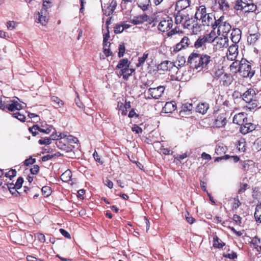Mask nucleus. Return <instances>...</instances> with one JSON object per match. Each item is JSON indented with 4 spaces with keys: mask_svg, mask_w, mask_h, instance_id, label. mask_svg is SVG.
<instances>
[{
    "mask_svg": "<svg viewBox=\"0 0 261 261\" xmlns=\"http://www.w3.org/2000/svg\"><path fill=\"white\" fill-rule=\"evenodd\" d=\"M188 63L192 68L198 71L210 70L217 65L215 58L210 54H199L194 51L188 57Z\"/></svg>",
    "mask_w": 261,
    "mask_h": 261,
    "instance_id": "f257e3e1",
    "label": "nucleus"
},
{
    "mask_svg": "<svg viewBox=\"0 0 261 261\" xmlns=\"http://www.w3.org/2000/svg\"><path fill=\"white\" fill-rule=\"evenodd\" d=\"M194 17L197 20H200L203 26L212 27L216 20L213 13L206 12V9L204 5L196 7Z\"/></svg>",
    "mask_w": 261,
    "mask_h": 261,
    "instance_id": "f03ea898",
    "label": "nucleus"
},
{
    "mask_svg": "<svg viewBox=\"0 0 261 261\" xmlns=\"http://www.w3.org/2000/svg\"><path fill=\"white\" fill-rule=\"evenodd\" d=\"M224 17L221 16L218 19H216L212 28L215 30L218 28L217 33L218 35L226 36L231 29V26L229 22L224 21Z\"/></svg>",
    "mask_w": 261,
    "mask_h": 261,
    "instance_id": "7ed1b4c3",
    "label": "nucleus"
},
{
    "mask_svg": "<svg viewBox=\"0 0 261 261\" xmlns=\"http://www.w3.org/2000/svg\"><path fill=\"white\" fill-rule=\"evenodd\" d=\"M215 118L214 125L217 128H221L224 127L227 122V114L224 110L221 109L218 110L214 113Z\"/></svg>",
    "mask_w": 261,
    "mask_h": 261,
    "instance_id": "20e7f679",
    "label": "nucleus"
},
{
    "mask_svg": "<svg viewBox=\"0 0 261 261\" xmlns=\"http://www.w3.org/2000/svg\"><path fill=\"white\" fill-rule=\"evenodd\" d=\"M239 73L243 77L251 78L255 74V70L252 69L250 62L245 59H242Z\"/></svg>",
    "mask_w": 261,
    "mask_h": 261,
    "instance_id": "39448f33",
    "label": "nucleus"
},
{
    "mask_svg": "<svg viewBox=\"0 0 261 261\" xmlns=\"http://www.w3.org/2000/svg\"><path fill=\"white\" fill-rule=\"evenodd\" d=\"M165 88L164 86H160L156 88H150L148 89L147 94L148 96V99H159L164 93Z\"/></svg>",
    "mask_w": 261,
    "mask_h": 261,
    "instance_id": "423d86ee",
    "label": "nucleus"
},
{
    "mask_svg": "<svg viewBox=\"0 0 261 261\" xmlns=\"http://www.w3.org/2000/svg\"><path fill=\"white\" fill-rule=\"evenodd\" d=\"M172 27L173 20L171 17L167 16L160 22L158 28L159 31L165 32L169 31Z\"/></svg>",
    "mask_w": 261,
    "mask_h": 261,
    "instance_id": "0eeeda50",
    "label": "nucleus"
},
{
    "mask_svg": "<svg viewBox=\"0 0 261 261\" xmlns=\"http://www.w3.org/2000/svg\"><path fill=\"white\" fill-rule=\"evenodd\" d=\"M22 106L18 102V100L13 99L7 101L6 112H14L22 109Z\"/></svg>",
    "mask_w": 261,
    "mask_h": 261,
    "instance_id": "6e6552de",
    "label": "nucleus"
},
{
    "mask_svg": "<svg viewBox=\"0 0 261 261\" xmlns=\"http://www.w3.org/2000/svg\"><path fill=\"white\" fill-rule=\"evenodd\" d=\"M256 125L251 122H249L248 119L243 124H242L240 127V132L243 135H246L255 129Z\"/></svg>",
    "mask_w": 261,
    "mask_h": 261,
    "instance_id": "1a4fd4ad",
    "label": "nucleus"
},
{
    "mask_svg": "<svg viewBox=\"0 0 261 261\" xmlns=\"http://www.w3.org/2000/svg\"><path fill=\"white\" fill-rule=\"evenodd\" d=\"M240 168L244 173H247L254 167V163L252 160H246L240 161L239 162Z\"/></svg>",
    "mask_w": 261,
    "mask_h": 261,
    "instance_id": "9d476101",
    "label": "nucleus"
},
{
    "mask_svg": "<svg viewBox=\"0 0 261 261\" xmlns=\"http://www.w3.org/2000/svg\"><path fill=\"white\" fill-rule=\"evenodd\" d=\"M238 55V45L237 44L233 43L228 49L227 53V59L231 61H234L236 60Z\"/></svg>",
    "mask_w": 261,
    "mask_h": 261,
    "instance_id": "9b49d317",
    "label": "nucleus"
},
{
    "mask_svg": "<svg viewBox=\"0 0 261 261\" xmlns=\"http://www.w3.org/2000/svg\"><path fill=\"white\" fill-rule=\"evenodd\" d=\"M149 20V16L146 13L134 16L130 20L131 22L134 25L141 24L145 22H147Z\"/></svg>",
    "mask_w": 261,
    "mask_h": 261,
    "instance_id": "f8f14e48",
    "label": "nucleus"
},
{
    "mask_svg": "<svg viewBox=\"0 0 261 261\" xmlns=\"http://www.w3.org/2000/svg\"><path fill=\"white\" fill-rule=\"evenodd\" d=\"M247 118V114L244 113H239L236 114L233 118V122L239 125L243 124L245 121H246Z\"/></svg>",
    "mask_w": 261,
    "mask_h": 261,
    "instance_id": "ddd939ff",
    "label": "nucleus"
},
{
    "mask_svg": "<svg viewBox=\"0 0 261 261\" xmlns=\"http://www.w3.org/2000/svg\"><path fill=\"white\" fill-rule=\"evenodd\" d=\"M240 95L242 97V99L245 101H248L249 100L256 99L255 91L252 88L248 89L243 95L240 94Z\"/></svg>",
    "mask_w": 261,
    "mask_h": 261,
    "instance_id": "4468645a",
    "label": "nucleus"
},
{
    "mask_svg": "<svg viewBox=\"0 0 261 261\" xmlns=\"http://www.w3.org/2000/svg\"><path fill=\"white\" fill-rule=\"evenodd\" d=\"M189 15L184 11H177L176 14L175 15V22L176 24H181L184 22L186 19L188 18Z\"/></svg>",
    "mask_w": 261,
    "mask_h": 261,
    "instance_id": "2eb2a0df",
    "label": "nucleus"
},
{
    "mask_svg": "<svg viewBox=\"0 0 261 261\" xmlns=\"http://www.w3.org/2000/svg\"><path fill=\"white\" fill-rule=\"evenodd\" d=\"M193 108V105L191 103H186L183 104L181 107L179 115L182 117H186L187 115H189L191 113Z\"/></svg>",
    "mask_w": 261,
    "mask_h": 261,
    "instance_id": "dca6fc26",
    "label": "nucleus"
},
{
    "mask_svg": "<svg viewBox=\"0 0 261 261\" xmlns=\"http://www.w3.org/2000/svg\"><path fill=\"white\" fill-rule=\"evenodd\" d=\"M233 78L230 73H225L219 79L221 84L224 86H229L233 82Z\"/></svg>",
    "mask_w": 261,
    "mask_h": 261,
    "instance_id": "f3484780",
    "label": "nucleus"
},
{
    "mask_svg": "<svg viewBox=\"0 0 261 261\" xmlns=\"http://www.w3.org/2000/svg\"><path fill=\"white\" fill-rule=\"evenodd\" d=\"M216 46L217 48H221L223 47H227L228 46V38L227 36H223L218 37L216 40Z\"/></svg>",
    "mask_w": 261,
    "mask_h": 261,
    "instance_id": "a211bd4d",
    "label": "nucleus"
},
{
    "mask_svg": "<svg viewBox=\"0 0 261 261\" xmlns=\"http://www.w3.org/2000/svg\"><path fill=\"white\" fill-rule=\"evenodd\" d=\"M190 0H178L176 3L175 11H183V10L190 6Z\"/></svg>",
    "mask_w": 261,
    "mask_h": 261,
    "instance_id": "6ab92c4d",
    "label": "nucleus"
},
{
    "mask_svg": "<svg viewBox=\"0 0 261 261\" xmlns=\"http://www.w3.org/2000/svg\"><path fill=\"white\" fill-rule=\"evenodd\" d=\"M242 32L238 28H234L232 30L231 33V40L233 43L237 44L241 38Z\"/></svg>",
    "mask_w": 261,
    "mask_h": 261,
    "instance_id": "aec40b11",
    "label": "nucleus"
},
{
    "mask_svg": "<svg viewBox=\"0 0 261 261\" xmlns=\"http://www.w3.org/2000/svg\"><path fill=\"white\" fill-rule=\"evenodd\" d=\"M47 11L41 9L40 12H38L39 18L38 23H40L42 25H46L48 22Z\"/></svg>",
    "mask_w": 261,
    "mask_h": 261,
    "instance_id": "412c9836",
    "label": "nucleus"
},
{
    "mask_svg": "<svg viewBox=\"0 0 261 261\" xmlns=\"http://www.w3.org/2000/svg\"><path fill=\"white\" fill-rule=\"evenodd\" d=\"M176 109V105L175 101L167 102L163 108V111L165 113H172Z\"/></svg>",
    "mask_w": 261,
    "mask_h": 261,
    "instance_id": "4be33fe9",
    "label": "nucleus"
},
{
    "mask_svg": "<svg viewBox=\"0 0 261 261\" xmlns=\"http://www.w3.org/2000/svg\"><path fill=\"white\" fill-rule=\"evenodd\" d=\"M251 2V0H236L234 9L236 10L243 11L249 3Z\"/></svg>",
    "mask_w": 261,
    "mask_h": 261,
    "instance_id": "5701e85b",
    "label": "nucleus"
},
{
    "mask_svg": "<svg viewBox=\"0 0 261 261\" xmlns=\"http://www.w3.org/2000/svg\"><path fill=\"white\" fill-rule=\"evenodd\" d=\"M173 66L175 67L172 62L169 61H164L158 65L157 68L158 70L166 71Z\"/></svg>",
    "mask_w": 261,
    "mask_h": 261,
    "instance_id": "b1692460",
    "label": "nucleus"
},
{
    "mask_svg": "<svg viewBox=\"0 0 261 261\" xmlns=\"http://www.w3.org/2000/svg\"><path fill=\"white\" fill-rule=\"evenodd\" d=\"M246 105L244 107L245 109L247 111H252L255 109L258 106V100L256 99L249 100L248 101H245Z\"/></svg>",
    "mask_w": 261,
    "mask_h": 261,
    "instance_id": "393cba45",
    "label": "nucleus"
},
{
    "mask_svg": "<svg viewBox=\"0 0 261 261\" xmlns=\"http://www.w3.org/2000/svg\"><path fill=\"white\" fill-rule=\"evenodd\" d=\"M261 34L259 32L254 34H250L248 36L247 41L250 44H255L257 41L260 38Z\"/></svg>",
    "mask_w": 261,
    "mask_h": 261,
    "instance_id": "a878e982",
    "label": "nucleus"
},
{
    "mask_svg": "<svg viewBox=\"0 0 261 261\" xmlns=\"http://www.w3.org/2000/svg\"><path fill=\"white\" fill-rule=\"evenodd\" d=\"M134 71L135 70L134 69L126 67L125 69H123V70H120L119 74L120 76H122L124 80H126Z\"/></svg>",
    "mask_w": 261,
    "mask_h": 261,
    "instance_id": "bb28decb",
    "label": "nucleus"
},
{
    "mask_svg": "<svg viewBox=\"0 0 261 261\" xmlns=\"http://www.w3.org/2000/svg\"><path fill=\"white\" fill-rule=\"evenodd\" d=\"M10 238L12 242L20 244L22 240V236L19 231H13L10 233Z\"/></svg>",
    "mask_w": 261,
    "mask_h": 261,
    "instance_id": "cd10ccee",
    "label": "nucleus"
},
{
    "mask_svg": "<svg viewBox=\"0 0 261 261\" xmlns=\"http://www.w3.org/2000/svg\"><path fill=\"white\" fill-rule=\"evenodd\" d=\"M205 40L206 43H212L216 41L217 37L214 31H212L210 33L202 35Z\"/></svg>",
    "mask_w": 261,
    "mask_h": 261,
    "instance_id": "c85d7f7f",
    "label": "nucleus"
},
{
    "mask_svg": "<svg viewBox=\"0 0 261 261\" xmlns=\"http://www.w3.org/2000/svg\"><path fill=\"white\" fill-rule=\"evenodd\" d=\"M241 60H236L230 66V70L233 73L240 72L241 68Z\"/></svg>",
    "mask_w": 261,
    "mask_h": 261,
    "instance_id": "c756f323",
    "label": "nucleus"
},
{
    "mask_svg": "<svg viewBox=\"0 0 261 261\" xmlns=\"http://www.w3.org/2000/svg\"><path fill=\"white\" fill-rule=\"evenodd\" d=\"M209 108L208 104L207 103L201 102L199 103L196 107L197 112L204 114H205Z\"/></svg>",
    "mask_w": 261,
    "mask_h": 261,
    "instance_id": "7c9ffc66",
    "label": "nucleus"
},
{
    "mask_svg": "<svg viewBox=\"0 0 261 261\" xmlns=\"http://www.w3.org/2000/svg\"><path fill=\"white\" fill-rule=\"evenodd\" d=\"M191 25V28L189 29L193 34H197L201 31L202 25L201 24L198 23L197 20H196L195 22Z\"/></svg>",
    "mask_w": 261,
    "mask_h": 261,
    "instance_id": "2f4dec72",
    "label": "nucleus"
},
{
    "mask_svg": "<svg viewBox=\"0 0 261 261\" xmlns=\"http://www.w3.org/2000/svg\"><path fill=\"white\" fill-rule=\"evenodd\" d=\"M206 42L202 35L200 36L194 44V47L196 49L200 48L205 46Z\"/></svg>",
    "mask_w": 261,
    "mask_h": 261,
    "instance_id": "473e14b6",
    "label": "nucleus"
},
{
    "mask_svg": "<svg viewBox=\"0 0 261 261\" xmlns=\"http://www.w3.org/2000/svg\"><path fill=\"white\" fill-rule=\"evenodd\" d=\"M254 218L257 223H261V203L257 204L256 206Z\"/></svg>",
    "mask_w": 261,
    "mask_h": 261,
    "instance_id": "72a5a7b5",
    "label": "nucleus"
},
{
    "mask_svg": "<svg viewBox=\"0 0 261 261\" xmlns=\"http://www.w3.org/2000/svg\"><path fill=\"white\" fill-rule=\"evenodd\" d=\"M246 145L245 139L241 138L236 143L237 148L240 152H245L246 149Z\"/></svg>",
    "mask_w": 261,
    "mask_h": 261,
    "instance_id": "f704fd0d",
    "label": "nucleus"
},
{
    "mask_svg": "<svg viewBox=\"0 0 261 261\" xmlns=\"http://www.w3.org/2000/svg\"><path fill=\"white\" fill-rule=\"evenodd\" d=\"M225 245V244L219 238V237L215 235L213 238V247L215 248H222Z\"/></svg>",
    "mask_w": 261,
    "mask_h": 261,
    "instance_id": "c9c22d12",
    "label": "nucleus"
},
{
    "mask_svg": "<svg viewBox=\"0 0 261 261\" xmlns=\"http://www.w3.org/2000/svg\"><path fill=\"white\" fill-rule=\"evenodd\" d=\"M72 172L70 170H67L61 175V179L64 182H69L71 180Z\"/></svg>",
    "mask_w": 261,
    "mask_h": 261,
    "instance_id": "e433bc0d",
    "label": "nucleus"
},
{
    "mask_svg": "<svg viewBox=\"0 0 261 261\" xmlns=\"http://www.w3.org/2000/svg\"><path fill=\"white\" fill-rule=\"evenodd\" d=\"M129 63H128V60L127 59H122L120 60L118 64L116 67V69H120V70H123V69H125L126 67H129Z\"/></svg>",
    "mask_w": 261,
    "mask_h": 261,
    "instance_id": "4c0bfd02",
    "label": "nucleus"
},
{
    "mask_svg": "<svg viewBox=\"0 0 261 261\" xmlns=\"http://www.w3.org/2000/svg\"><path fill=\"white\" fill-rule=\"evenodd\" d=\"M117 6L116 3L115 2H112L109 6L107 7V8L105 11V14L106 15H110L113 14L115 9H116V7Z\"/></svg>",
    "mask_w": 261,
    "mask_h": 261,
    "instance_id": "58836bf2",
    "label": "nucleus"
},
{
    "mask_svg": "<svg viewBox=\"0 0 261 261\" xmlns=\"http://www.w3.org/2000/svg\"><path fill=\"white\" fill-rule=\"evenodd\" d=\"M227 150V147L223 145H218L215 149V153L218 155L222 156Z\"/></svg>",
    "mask_w": 261,
    "mask_h": 261,
    "instance_id": "ea45409f",
    "label": "nucleus"
},
{
    "mask_svg": "<svg viewBox=\"0 0 261 261\" xmlns=\"http://www.w3.org/2000/svg\"><path fill=\"white\" fill-rule=\"evenodd\" d=\"M150 4V0H143V2H140L138 4V6L142 11H146L148 10Z\"/></svg>",
    "mask_w": 261,
    "mask_h": 261,
    "instance_id": "a19ab883",
    "label": "nucleus"
},
{
    "mask_svg": "<svg viewBox=\"0 0 261 261\" xmlns=\"http://www.w3.org/2000/svg\"><path fill=\"white\" fill-rule=\"evenodd\" d=\"M257 9V6L253 3L252 1L251 0V3H249L248 6L245 8V9L243 10L245 12H255Z\"/></svg>",
    "mask_w": 261,
    "mask_h": 261,
    "instance_id": "79ce46f5",
    "label": "nucleus"
},
{
    "mask_svg": "<svg viewBox=\"0 0 261 261\" xmlns=\"http://www.w3.org/2000/svg\"><path fill=\"white\" fill-rule=\"evenodd\" d=\"M220 9L223 11H227L229 9V5L226 0H219L218 2Z\"/></svg>",
    "mask_w": 261,
    "mask_h": 261,
    "instance_id": "37998d69",
    "label": "nucleus"
},
{
    "mask_svg": "<svg viewBox=\"0 0 261 261\" xmlns=\"http://www.w3.org/2000/svg\"><path fill=\"white\" fill-rule=\"evenodd\" d=\"M196 20L193 19L192 18H190L189 15L188 16V18L186 19L185 21L182 23V26L187 29H189L191 28V25L193 24L194 22H195Z\"/></svg>",
    "mask_w": 261,
    "mask_h": 261,
    "instance_id": "c03bdc74",
    "label": "nucleus"
},
{
    "mask_svg": "<svg viewBox=\"0 0 261 261\" xmlns=\"http://www.w3.org/2000/svg\"><path fill=\"white\" fill-rule=\"evenodd\" d=\"M149 55V54L147 53V51L145 52L142 57H139L138 58V62L137 63L136 65L137 67H140L142 66L144 62H145L146 60L148 58Z\"/></svg>",
    "mask_w": 261,
    "mask_h": 261,
    "instance_id": "a18cd8bd",
    "label": "nucleus"
},
{
    "mask_svg": "<svg viewBox=\"0 0 261 261\" xmlns=\"http://www.w3.org/2000/svg\"><path fill=\"white\" fill-rule=\"evenodd\" d=\"M214 72V76L215 79H220L222 75L225 74L223 67L221 69L218 68L215 69V70L213 71Z\"/></svg>",
    "mask_w": 261,
    "mask_h": 261,
    "instance_id": "49530a36",
    "label": "nucleus"
},
{
    "mask_svg": "<svg viewBox=\"0 0 261 261\" xmlns=\"http://www.w3.org/2000/svg\"><path fill=\"white\" fill-rule=\"evenodd\" d=\"M42 195L45 197H47L50 196L51 194V189L49 186H44L41 189Z\"/></svg>",
    "mask_w": 261,
    "mask_h": 261,
    "instance_id": "de8ad7c7",
    "label": "nucleus"
},
{
    "mask_svg": "<svg viewBox=\"0 0 261 261\" xmlns=\"http://www.w3.org/2000/svg\"><path fill=\"white\" fill-rule=\"evenodd\" d=\"M12 115L13 117L17 119L21 122H24L25 121V116L23 114H21L18 111L13 113Z\"/></svg>",
    "mask_w": 261,
    "mask_h": 261,
    "instance_id": "09e8293b",
    "label": "nucleus"
},
{
    "mask_svg": "<svg viewBox=\"0 0 261 261\" xmlns=\"http://www.w3.org/2000/svg\"><path fill=\"white\" fill-rule=\"evenodd\" d=\"M179 43L184 47V48L188 47L190 44V39L187 36H184Z\"/></svg>",
    "mask_w": 261,
    "mask_h": 261,
    "instance_id": "8fccbe9b",
    "label": "nucleus"
},
{
    "mask_svg": "<svg viewBox=\"0 0 261 261\" xmlns=\"http://www.w3.org/2000/svg\"><path fill=\"white\" fill-rule=\"evenodd\" d=\"M52 101L55 102L58 107H62L64 105V102L57 96H53L51 97Z\"/></svg>",
    "mask_w": 261,
    "mask_h": 261,
    "instance_id": "3c124183",
    "label": "nucleus"
},
{
    "mask_svg": "<svg viewBox=\"0 0 261 261\" xmlns=\"http://www.w3.org/2000/svg\"><path fill=\"white\" fill-rule=\"evenodd\" d=\"M249 188V185L247 183H241L240 185L239 189L238 191V193L241 194L245 192V191Z\"/></svg>",
    "mask_w": 261,
    "mask_h": 261,
    "instance_id": "603ef678",
    "label": "nucleus"
},
{
    "mask_svg": "<svg viewBox=\"0 0 261 261\" xmlns=\"http://www.w3.org/2000/svg\"><path fill=\"white\" fill-rule=\"evenodd\" d=\"M119 52L118 54V56L119 58H121L124 56V54L125 51V47L124 43H122L119 45Z\"/></svg>",
    "mask_w": 261,
    "mask_h": 261,
    "instance_id": "864d4df0",
    "label": "nucleus"
},
{
    "mask_svg": "<svg viewBox=\"0 0 261 261\" xmlns=\"http://www.w3.org/2000/svg\"><path fill=\"white\" fill-rule=\"evenodd\" d=\"M190 155V153L186 152L182 154H178L177 156L174 155V162L175 161H180Z\"/></svg>",
    "mask_w": 261,
    "mask_h": 261,
    "instance_id": "5fc2aeb1",
    "label": "nucleus"
},
{
    "mask_svg": "<svg viewBox=\"0 0 261 261\" xmlns=\"http://www.w3.org/2000/svg\"><path fill=\"white\" fill-rule=\"evenodd\" d=\"M117 107L119 109H121V108H125L127 110V109L130 108L131 107L130 102L125 101L124 104L122 102H118Z\"/></svg>",
    "mask_w": 261,
    "mask_h": 261,
    "instance_id": "6e6d98bb",
    "label": "nucleus"
},
{
    "mask_svg": "<svg viewBox=\"0 0 261 261\" xmlns=\"http://www.w3.org/2000/svg\"><path fill=\"white\" fill-rule=\"evenodd\" d=\"M17 172L15 169H11L8 172H6L5 176L9 178L10 180L16 175Z\"/></svg>",
    "mask_w": 261,
    "mask_h": 261,
    "instance_id": "4d7b16f0",
    "label": "nucleus"
},
{
    "mask_svg": "<svg viewBox=\"0 0 261 261\" xmlns=\"http://www.w3.org/2000/svg\"><path fill=\"white\" fill-rule=\"evenodd\" d=\"M40 127L38 125H34L32 127L29 128V131L32 134L33 136L38 134L37 130L40 132Z\"/></svg>",
    "mask_w": 261,
    "mask_h": 261,
    "instance_id": "13d9d810",
    "label": "nucleus"
},
{
    "mask_svg": "<svg viewBox=\"0 0 261 261\" xmlns=\"http://www.w3.org/2000/svg\"><path fill=\"white\" fill-rule=\"evenodd\" d=\"M251 243L256 249H258L259 244L260 243V240L257 236H255L252 239Z\"/></svg>",
    "mask_w": 261,
    "mask_h": 261,
    "instance_id": "bf43d9fd",
    "label": "nucleus"
},
{
    "mask_svg": "<svg viewBox=\"0 0 261 261\" xmlns=\"http://www.w3.org/2000/svg\"><path fill=\"white\" fill-rule=\"evenodd\" d=\"M241 203L238 197L233 198L232 208L233 210H237L240 205Z\"/></svg>",
    "mask_w": 261,
    "mask_h": 261,
    "instance_id": "052dcab7",
    "label": "nucleus"
},
{
    "mask_svg": "<svg viewBox=\"0 0 261 261\" xmlns=\"http://www.w3.org/2000/svg\"><path fill=\"white\" fill-rule=\"evenodd\" d=\"M38 142L40 145H49L51 143V139L50 137H46L40 139Z\"/></svg>",
    "mask_w": 261,
    "mask_h": 261,
    "instance_id": "680f3d73",
    "label": "nucleus"
},
{
    "mask_svg": "<svg viewBox=\"0 0 261 261\" xmlns=\"http://www.w3.org/2000/svg\"><path fill=\"white\" fill-rule=\"evenodd\" d=\"M35 237L41 243H44L45 242V240H46L45 237L43 233H36L35 234Z\"/></svg>",
    "mask_w": 261,
    "mask_h": 261,
    "instance_id": "e2e57ef3",
    "label": "nucleus"
},
{
    "mask_svg": "<svg viewBox=\"0 0 261 261\" xmlns=\"http://www.w3.org/2000/svg\"><path fill=\"white\" fill-rule=\"evenodd\" d=\"M52 0H43V7L42 9L47 11V9L50 7V4Z\"/></svg>",
    "mask_w": 261,
    "mask_h": 261,
    "instance_id": "0e129e2a",
    "label": "nucleus"
},
{
    "mask_svg": "<svg viewBox=\"0 0 261 261\" xmlns=\"http://www.w3.org/2000/svg\"><path fill=\"white\" fill-rule=\"evenodd\" d=\"M41 126L42 128H40V132L45 134L50 133L51 132L52 129H53V126L51 125L48 126L46 128H44L43 125H41Z\"/></svg>",
    "mask_w": 261,
    "mask_h": 261,
    "instance_id": "69168bd1",
    "label": "nucleus"
},
{
    "mask_svg": "<svg viewBox=\"0 0 261 261\" xmlns=\"http://www.w3.org/2000/svg\"><path fill=\"white\" fill-rule=\"evenodd\" d=\"M36 162V159L30 157L29 159L25 160L23 162L24 165L28 166L30 165H32Z\"/></svg>",
    "mask_w": 261,
    "mask_h": 261,
    "instance_id": "338daca9",
    "label": "nucleus"
},
{
    "mask_svg": "<svg viewBox=\"0 0 261 261\" xmlns=\"http://www.w3.org/2000/svg\"><path fill=\"white\" fill-rule=\"evenodd\" d=\"M123 25L120 24H117L114 27V33L115 34L120 33L123 31Z\"/></svg>",
    "mask_w": 261,
    "mask_h": 261,
    "instance_id": "774afa93",
    "label": "nucleus"
}]
</instances>
